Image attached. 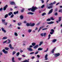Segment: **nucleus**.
Wrapping results in <instances>:
<instances>
[{
  "label": "nucleus",
  "mask_w": 62,
  "mask_h": 62,
  "mask_svg": "<svg viewBox=\"0 0 62 62\" xmlns=\"http://www.w3.org/2000/svg\"><path fill=\"white\" fill-rule=\"evenodd\" d=\"M38 8H37L36 7H34V6H33L32 8H29L28 9V10L30 11V10H31V11H32V12H35V10H37V9Z\"/></svg>",
  "instance_id": "1"
},
{
  "label": "nucleus",
  "mask_w": 62,
  "mask_h": 62,
  "mask_svg": "<svg viewBox=\"0 0 62 62\" xmlns=\"http://www.w3.org/2000/svg\"><path fill=\"white\" fill-rule=\"evenodd\" d=\"M2 22L3 23H4V25H7V24H8L7 23H6L5 22V20L2 19Z\"/></svg>",
  "instance_id": "2"
},
{
  "label": "nucleus",
  "mask_w": 62,
  "mask_h": 62,
  "mask_svg": "<svg viewBox=\"0 0 62 62\" xmlns=\"http://www.w3.org/2000/svg\"><path fill=\"white\" fill-rule=\"evenodd\" d=\"M8 7V5H6L4 7H3V9L4 10H6L7 9V8Z\"/></svg>",
  "instance_id": "3"
},
{
  "label": "nucleus",
  "mask_w": 62,
  "mask_h": 62,
  "mask_svg": "<svg viewBox=\"0 0 62 62\" xmlns=\"http://www.w3.org/2000/svg\"><path fill=\"white\" fill-rule=\"evenodd\" d=\"M59 55H60V54L59 53H56L54 55L55 57H57V56H58Z\"/></svg>",
  "instance_id": "4"
},
{
  "label": "nucleus",
  "mask_w": 62,
  "mask_h": 62,
  "mask_svg": "<svg viewBox=\"0 0 62 62\" xmlns=\"http://www.w3.org/2000/svg\"><path fill=\"white\" fill-rule=\"evenodd\" d=\"M2 52L4 53V54H8V51H6V50L4 49H3L2 50Z\"/></svg>",
  "instance_id": "5"
},
{
  "label": "nucleus",
  "mask_w": 62,
  "mask_h": 62,
  "mask_svg": "<svg viewBox=\"0 0 62 62\" xmlns=\"http://www.w3.org/2000/svg\"><path fill=\"white\" fill-rule=\"evenodd\" d=\"M48 54H46L45 56V60H48Z\"/></svg>",
  "instance_id": "6"
},
{
  "label": "nucleus",
  "mask_w": 62,
  "mask_h": 62,
  "mask_svg": "<svg viewBox=\"0 0 62 62\" xmlns=\"http://www.w3.org/2000/svg\"><path fill=\"white\" fill-rule=\"evenodd\" d=\"M9 46L11 49L12 50L14 49V47H12L11 45V44H9Z\"/></svg>",
  "instance_id": "7"
},
{
  "label": "nucleus",
  "mask_w": 62,
  "mask_h": 62,
  "mask_svg": "<svg viewBox=\"0 0 62 62\" xmlns=\"http://www.w3.org/2000/svg\"><path fill=\"white\" fill-rule=\"evenodd\" d=\"M30 23V26H34L35 25V23Z\"/></svg>",
  "instance_id": "8"
},
{
  "label": "nucleus",
  "mask_w": 62,
  "mask_h": 62,
  "mask_svg": "<svg viewBox=\"0 0 62 62\" xmlns=\"http://www.w3.org/2000/svg\"><path fill=\"white\" fill-rule=\"evenodd\" d=\"M10 5H15V3L14 2L12 1L10 2Z\"/></svg>",
  "instance_id": "9"
},
{
  "label": "nucleus",
  "mask_w": 62,
  "mask_h": 62,
  "mask_svg": "<svg viewBox=\"0 0 62 62\" xmlns=\"http://www.w3.org/2000/svg\"><path fill=\"white\" fill-rule=\"evenodd\" d=\"M44 26H42L41 27H40L39 30H38V32H39L40 31V29H41V28H43V27H44Z\"/></svg>",
  "instance_id": "10"
},
{
  "label": "nucleus",
  "mask_w": 62,
  "mask_h": 62,
  "mask_svg": "<svg viewBox=\"0 0 62 62\" xmlns=\"http://www.w3.org/2000/svg\"><path fill=\"white\" fill-rule=\"evenodd\" d=\"M53 9H52L51 10L49 11L48 13V14H51V13H52L53 12Z\"/></svg>",
  "instance_id": "11"
},
{
  "label": "nucleus",
  "mask_w": 62,
  "mask_h": 62,
  "mask_svg": "<svg viewBox=\"0 0 62 62\" xmlns=\"http://www.w3.org/2000/svg\"><path fill=\"white\" fill-rule=\"evenodd\" d=\"M54 23V22L53 21H51L50 22H47V23H48V24H52V23Z\"/></svg>",
  "instance_id": "12"
},
{
  "label": "nucleus",
  "mask_w": 62,
  "mask_h": 62,
  "mask_svg": "<svg viewBox=\"0 0 62 62\" xmlns=\"http://www.w3.org/2000/svg\"><path fill=\"white\" fill-rule=\"evenodd\" d=\"M56 48L55 47H54V49L52 50L51 52H52L53 54H54V50H55V49Z\"/></svg>",
  "instance_id": "13"
},
{
  "label": "nucleus",
  "mask_w": 62,
  "mask_h": 62,
  "mask_svg": "<svg viewBox=\"0 0 62 62\" xmlns=\"http://www.w3.org/2000/svg\"><path fill=\"white\" fill-rule=\"evenodd\" d=\"M38 46H39V45H36L34 47V49H36L38 47Z\"/></svg>",
  "instance_id": "14"
},
{
  "label": "nucleus",
  "mask_w": 62,
  "mask_h": 62,
  "mask_svg": "<svg viewBox=\"0 0 62 62\" xmlns=\"http://www.w3.org/2000/svg\"><path fill=\"white\" fill-rule=\"evenodd\" d=\"M62 17H59V20H58V22H60L61 21V18Z\"/></svg>",
  "instance_id": "15"
},
{
  "label": "nucleus",
  "mask_w": 62,
  "mask_h": 62,
  "mask_svg": "<svg viewBox=\"0 0 62 62\" xmlns=\"http://www.w3.org/2000/svg\"><path fill=\"white\" fill-rule=\"evenodd\" d=\"M34 13L32 12H29L28 13V14H31V15H32L33 14H34Z\"/></svg>",
  "instance_id": "16"
},
{
  "label": "nucleus",
  "mask_w": 62,
  "mask_h": 62,
  "mask_svg": "<svg viewBox=\"0 0 62 62\" xmlns=\"http://www.w3.org/2000/svg\"><path fill=\"white\" fill-rule=\"evenodd\" d=\"M27 49L28 50H29V51H33V50L31 48H27Z\"/></svg>",
  "instance_id": "17"
},
{
  "label": "nucleus",
  "mask_w": 62,
  "mask_h": 62,
  "mask_svg": "<svg viewBox=\"0 0 62 62\" xmlns=\"http://www.w3.org/2000/svg\"><path fill=\"white\" fill-rule=\"evenodd\" d=\"M18 13H19V11H17L16 12H14V14H15H15H18Z\"/></svg>",
  "instance_id": "18"
},
{
  "label": "nucleus",
  "mask_w": 62,
  "mask_h": 62,
  "mask_svg": "<svg viewBox=\"0 0 62 62\" xmlns=\"http://www.w3.org/2000/svg\"><path fill=\"white\" fill-rule=\"evenodd\" d=\"M53 7L52 6H50L48 7L47 8H48V9H50V8H53Z\"/></svg>",
  "instance_id": "19"
},
{
  "label": "nucleus",
  "mask_w": 62,
  "mask_h": 62,
  "mask_svg": "<svg viewBox=\"0 0 62 62\" xmlns=\"http://www.w3.org/2000/svg\"><path fill=\"white\" fill-rule=\"evenodd\" d=\"M1 29H2V31H4V33H6V31L5 30H4V28H1Z\"/></svg>",
  "instance_id": "20"
},
{
  "label": "nucleus",
  "mask_w": 62,
  "mask_h": 62,
  "mask_svg": "<svg viewBox=\"0 0 62 62\" xmlns=\"http://www.w3.org/2000/svg\"><path fill=\"white\" fill-rule=\"evenodd\" d=\"M12 14V12H10L8 14V15L9 16H10L11 15V14Z\"/></svg>",
  "instance_id": "21"
},
{
  "label": "nucleus",
  "mask_w": 62,
  "mask_h": 62,
  "mask_svg": "<svg viewBox=\"0 0 62 62\" xmlns=\"http://www.w3.org/2000/svg\"><path fill=\"white\" fill-rule=\"evenodd\" d=\"M43 50V48L40 47L38 49V51H41V50Z\"/></svg>",
  "instance_id": "22"
},
{
  "label": "nucleus",
  "mask_w": 62,
  "mask_h": 62,
  "mask_svg": "<svg viewBox=\"0 0 62 62\" xmlns=\"http://www.w3.org/2000/svg\"><path fill=\"white\" fill-rule=\"evenodd\" d=\"M12 62H15V61H14V57L12 58Z\"/></svg>",
  "instance_id": "23"
},
{
  "label": "nucleus",
  "mask_w": 62,
  "mask_h": 62,
  "mask_svg": "<svg viewBox=\"0 0 62 62\" xmlns=\"http://www.w3.org/2000/svg\"><path fill=\"white\" fill-rule=\"evenodd\" d=\"M56 41V39H54L52 40V42H55Z\"/></svg>",
  "instance_id": "24"
},
{
  "label": "nucleus",
  "mask_w": 62,
  "mask_h": 62,
  "mask_svg": "<svg viewBox=\"0 0 62 62\" xmlns=\"http://www.w3.org/2000/svg\"><path fill=\"white\" fill-rule=\"evenodd\" d=\"M26 25L27 26H30V23L29 24L28 23H27L26 24Z\"/></svg>",
  "instance_id": "25"
},
{
  "label": "nucleus",
  "mask_w": 62,
  "mask_h": 62,
  "mask_svg": "<svg viewBox=\"0 0 62 62\" xmlns=\"http://www.w3.org/2000/svg\"><path fill=\"white\" fill-rule=\"evenodd\" d=\"M7 38H8V37H3L2 39H7Z\"/></svg>",
  "instance_id": "26"
},
{
  "label": "nucleus",
  "mask_w": 62,
  "mask_h": 62,
  "mask_svg": "<svg viewBox=\"0 0 62 62\" xmlns=\"http://www.w3.org/2000/svg\"><path fill=\"white\" fill-rule=\"evenodd\" d=\"M32 45L34 46H35L36 45V43H32Z\"/></svg>",
  "instance_id": "27"
},
{
  "label": "nucleus",
  "mask_w": 62,
  "mask_h": 62,
  "mask_svg": "<svg viewBox=\"0 0 62 62\" xmlns=\"http://www.w3.org/2000/svg\"><path fill=\"white\" fill-rule=\"evenodd\" d=\"M5 49L6 50H8L9 49V48L7 47H5Z\"/></svg>",
  "instance_id": "28"
},
{
  "label": "nucleus",
  "mask_w": 62,
  "mask_h": 62,
  "mask_svg": "<svg viewBox=\"0 0 62 62\" xmlns=\"http://www.w3.org/2000/svg\"><path fill=\"white\" fill-rule=\"evenodd\" d=\"M32 31V30L29 29L28 31L29 33H31V32Z\"/></svg>",
  "instance_id": "29"
},
{
  "label": "nucleus",
  "mask_w": 62,
  "mask_h": 62,
  "mask_svg": "<svg viewBox=\"0 0 62 62\" xmlns=\"http://www.w3.org/2000/svg\"><path fill=\"white\" fill-rule=\"evenodd\" d=\"M24 11V8H22V9L21 11V12H22V13Z\"/></svg>",
  "instance_id": "30"
},
{
  "label": "nucleus",
  "mask_w": 62,
  "mask_h": 62,
  "mask_svg": "<svg viewBox=\"0 0 62 62\" xmlns=\"http://www.w3.org/2000/svg\"><path fill=\"white\" fill-rule=\"evenodd\" d=\"M20 17L21 19H23V16L22 15Z\"/></svg>",
  "instance_id": "31"
},
{
  "label": "nucleus",
  "mask_w": 62,
  "mask_h": 62,
  "mask_svg": "<svg viewBox=\"0 0 62 62\" xmlns=\"http://www.w3.org/2000/svg\"><path fill=\"white\" fill-rule=\"evenodd\" d=\"M51 37V35L49 34L48 35V39H50V38Z\"/></svg>",
  "instance_id": "32"
},
{
  "label": "nucleus",
  "mask_w": 62,
  "mask_h": 62,
  "mask_svg": "<svg viewBox=\"0 0 62 62\" xmlns=\"http://www.w3.org/2000/svg\"><path fill=\"white\" fill-rule=\"evenodd\" d=\"M8 17V14H7L5 16V18H7Z\"/></svg>",
  "instance_id": "33"
},
{
  "label": "nucleus",
  "mask_w": 62,
  "mask_h": 62,
  "mask_svg": "<svg viewBox=\"0 0 62 62\" xmlns=\"http://www.w3.org/2000/svg\"><path fill=\"white\" fill-rule=\"evenodd\" d=\"M16 54V52L14 51L13 52V55H14Z\"/></svg>",
  "instance_id": "34"
},
{
  "label": "nucleus",
  "mask_w": 62,
  "mask_h": 62,
  "mask_svg": "<svg viewBox=\"0 0 62 62\" xmlns=\"http://www.w3.org/2000/svg\"><path fill=\"white\" fill-rule=\"evenodd\" d=\"M8 40L9 42L7 43V44H8V43H10V42H11V41H10V40L8 39Z\"/></svg>",
  "instance_id": "35"
},
{
  "label": "nucleus",
  "mask_w": 62,
  "mask_h": 62,
  "mask_svg": "<svg viewBox=\"0 0 62 62\" xmlns=\"http://www.w3.org/2000/svg\"><path fill=\"white\" fill-rule=\"evenodd\" d=\"M50 19H51V20H54V19L53 18V17H51L50 18Z\"/></svg>",
  "instance_id": "36"
},
{
  "label": "nucleus",
  "mask_w": 62,
  "mask_h": 62,
  "mask_svg": "<svg viewBox=\"0 0 62 62\" xmlns=\"http://www.w3.org/2000/svg\"><path fill=\"white\" fill-rule=\"evenodd\" d=\"M42 43H43V42H40V44L39 45V46H40V45H41V44H42Z\"/></svg>",
  "instance_id": "37"
},
{
  "label": "nucleus",
  "mask_w": 62,
  "mask_h": 62,
  "mask_svg": "<svg viewBox=\"0 0 62 62\" xmlns=\"http://www.w3.org/2000/svg\"><path fill=\"white\" fill-rule=\"evenodd\" d=\"M15 36H18V34H17V33L15 32Z\"/></svg>",
  "instance_id": "38"
},
{
  "label": "nucleus",
  "mask_w": 62,
  "mask_h": 62,
  "mask_svg": "<svg viewBox=\"0 0 62 62\" xmlns=\"http://www.w3.org/2000/svg\"><path fill=\"white\" fill-rule=\"evenodd\" d=\"M19 54H20V53L18 52L16 54V55L17 56H18V55H19Z\"/></svg>",
  "instance_id": "39"
},
{
  "label": "nucleus",
  "mask_w": 62,
  "mask_h": 62,
  "mask_svg": "<svg viewBox=\"0 0 62 62\" xmlns=\"http://www.w3.org/2000/svg\"><path fill=\"white\" fill-rule=\"evenodd\" d=\"M40 35L42 37H43L44 35V34H43V33H41L40 34Z\"/></svg>",
  "instance_id": "40"
},
{
  "label": "nucleus",
  "mask_w": 62,
  "mask_h": 62,
  "mask_svg": "<svg viewBox=\"0 0 62 62\" xmlns=\"http://www.w3.org/2000/svg\"><path fill=\"white\" fill-rule=\"evenodd\" d=\"M54 15H55V16H57V12L55 13L54 14Z\"/></svg>",
  "instance_id": "41"
},
{
  "label": "nucleus",
  "mask_w": 62,
  "mask_h": 62,
  "mask_svg": "<svg viewBox=\"0 0 62 62\" xmlns=\"http://www.w3.org/2000/svg\"><path fill=\"white\" fill-rule=\"evenodd\" d=\"M14 16V15L13 14H12V15L11 16V18H13Z\"/></svg>",
  "instance_id": "42"
},
{
  "label": "nucleus",
  "mask_w": 62,
  "mask_h": 62,
  "mask_svg": "<svg viewBox=\"0 0 62 62\" xmlns=\"http://www.w3.org/2000/svg\"><path fill=\"white\" fill-rule=\"evenodd\" d=\"M51 21V19L48 18L46 20V21Z\"/></svg>",
  "instance_id": "43"
},
{
  "label": "nucleus",
  "mask_w": 62,
  "mask_h": 62,
  "mask_svg": "<svg viewBox=\"0 0 62 62\" xmlns=\"http://www.w3.org/2000/svg\"><path fill=\"white\" fill-rule=\"evenodd\" d=\"M46 13H43L42 14V16H44V15H46Z\"/></svg>",
  "instance_id": "44"
},
{
  "label": "nucleus",
  "mask_w": 62,
  "mask_h": 62,
  "mask_svg": "<svg viewBox=\"0 0 62 62\" xmlns=\"http://www.w3.org/2000/svg\"><path fill=\"white\" fill-rule=\"evenodd\" d=\"M51 31L52 32H53L54 33V30L53 29H52L51 30Z\"/></svg>",
  "instance_id": "45"
},
{
  "label": "nucleus",
  "mask_w": 62,
  "mask_h": 62,
  "mask_svg": "<svg viewBox=\"0 0 62 62\" xmlns=\"http://www.w3.org/2000/svg\"><path fill=\"white\" fill-rule=\"evenodd\" d=\"M59 12H62V9H61L59 11Z\"/></svg>",
  "instance_id": "46"
},
{
  "label": "nucleus",
  "mask_w": 62,
  "mask_h": 62,
  "mask_svg": "<svg viewBox=\"0 0 62 62\" xmlns=\"http://www.w3.org/2000/svg\"><path fill=\"white\" fill-rule=\"evenodd\" d=\"M49 50V48H47L46 50H45V51H44V52H47V51H48V50Z\"/></svg>",
  "instance_id": "47"
},
{
  "label": "nucleus",
  "mask_w": 62,
  "mask_h": 62,
  "mask_svg": "<svg viewBox=\"0 0 62 62\" xmlns=\"http://www.w3.org/2000/svg\"><path fill=\"white\" fill-rule=\"evenodd\" d=\"M47 28H45L44 29H43L42 30L43 31V30H47Z\"/></svg>",
  "instance_id": "48"
},
{
  "label": "nucleus",
  "mask_w": 62,
  "mask_h": 62,
  "mask_svg": "<svg viewBox=\"0 0 62 62\" xmlns=\"http://www.w3.org/2000/svg\"><path fill=\"white\" fill-rule=\"evenodd\" d=\"M17 24L19 26L20 25H21V23H17Z\"/></svg>",
  "instance_id": "49"
},
{
  "label": "nucleus",
  "mask_w": 62,
  "mask_h": 62,
  "mask_svg": "<svg viewBox=\"0 0 62 62\" xmlns=\"http://www.w3.org/2000/svg\"><path fill=\"white\" fill-rule=\"evenodd\" d=\"M44 6H45V5H42V6L41 7V8H44Z\"/></svg>",
  "instance_id": "50"
},
{
  "label": "nucleus",
  "mask_w": 62,
  "mask_h": 62,
  "mask_svg": "<svg viewBox=\"0 0 62 62\" xmlns=\"http://www.w3.org/2000/svg\"><path fill=\"white\" fill-rule=\"evenodd\" d=\"M18 59L20 61L22 59V58H18Z\"/></svg>",
  "instance_id": "51"
},
{
  "label": "nucleus",
  "mask_w": 62,
  "mask_h": 62,
  "mask_svg": "<svg viewBox=\"0 0 62 62\" xmlns=\"http://www.w3.org/2000/svg\"><path fill=\"white\" fill-rule=\"evenodd\" d=\"M54 11L55 12V11H57V8H56L55 9Z\"/></svg>",
  "instance_id": "52"
},
{
  "label": "nucleus",
  "mask_w": 62,
  "mask_h": 62,
  "mask_svg": "<svg viewBox=\"0 0 62 62\" xmlns=\"http://www.w3.org/2000/svg\"><path fill=\"white\" fill-rule=\"evenodd\" d=\"M34 54V52L30 53V54Z\"/></svg>",
  "instance_id": "53"
},
{
  "label": "nucleus",
  "mask_w": 62,
  "mask_h": 62,
  "mask_svg": "<svg viewBox=\"0 0 62 62\" xmlns=\"http://www.w3.org/2000/svg\"><path fill=\"white\" fill-rule=\"evenodd\" d=\"M23 23H27V22H26V21H24Z\"/></svg>",
  "instance_id": "54"
},
{
  "label": "nucleus",
  "mask_w": 62,
  "mask_h": 62,
  "mask_svg": "<svg viewBox=\"0 0 62 62\" xmlns=\"http://www.w3.org/2000/svg\"><path fill=\"white\" fill-rule=\"evenodd\" d=\"M39 53L38 51H37V52H36V53H35V54H38V53Z\"/></svg>",
  "instance_id": "55"
},
{
  "label": "nucleus",
  "mask_w": 62,
  "mask_h": 62,
  "mask_svg": "<svg viewBox=\"0 0 62 62\" xmlns=\"http://www.w3.org/2000/svg\"><path fill=\"white\" fill-rule=\"evenodd\" d=\"M7 40H6L5 41L3 42V43H7Z\"/></svg>",
  "instance_id": "56"
},
{
  "label": "nucleus",
  "mask_w": 62,
  "mask_h": 62,
  "mask_svg": "<svg viewBox=\"0 0 62 62\" xmlns=\"http://www.w3.org/2000/svg\"><path fill=\"white\" fill-rule=\"evenodd\" d=\"M46 33H44V36L45 37V36H46Z\"/></svg>",
  "instance_id": "57"
},
{
  "label": "nucleus",
  "mask_w": 62,
  "mask_h": 62,
  "mask_svg": "<svg viewBox=\"0 0 62 62\" xmlns=\"http://www.w3.org/2000/svg\"><path fill=\"white\" fill-rule=\"evenodd\" d=\"M37 57H38V58H39V57H40V56H39V55H37Z\"/></svg>",
  "instance_id": "58"
},
{
  "label": "nucleus",
  "mask_w": 62,
  "mask_h": 62,
  "mask_svg": "<svg viewBox=\"0 0 62 62\" xmlns=\"http://www.w3.org/2000/svg\"><path fill=\"white\" fill-rule=\"evenodd\" d=\"M60 4V2H58V3H57L56 4V6H57V5H58V4Z\"/></svg>",
  "instance_id": "59"
},
{
  "label": "nucleus",
  "mask_w": 62,
  "mask_h": 62,
  "mask_svg": "<svg viewBox=\"0 0 62 62\" xmlns=\"http://www.w3.org/2000/svg\"><path fill=\"white\" fill-rule=\"evenodd\" d=\"M35 58L34 56H32L31 57V59H34Z\"/></svg>",
  "instance_id": "60"
},
{
  "label": "nucleus",
  "mask_w": 62,
  "mask_h": 62,
  "mask_svg": "<svg viewBox=\"0 0 62 62\" xmlns=\"http://www.w3.org/2000/svg\"><path fill=\"white\" fill-rule=\"evenodd\" d=\"M20 52L21 53H22L23 52V50H21L20 51Z\"/></svg>",
  "instance_id": "61"
},
{
  "label": "nucleus",
  "mask_w": 62,
  "mask_h": 62,
  "mask_svg": "<svg viewBox=\"0 0 62 62\" xmlns=\"http://www.w3.org/2000/svg\"><path fill=\"white\" fill-rule=\"evenodd\" d=\"M22 56L23 57H25V56L24 55H23Z\"/></svg>",
  "instance_id": "62"
},
{
  "label": "nucleus",
  "mask_w": 62,
  "mask_h": 62,
  "mask_svg": "<svg viewBox=\"0 0 62 62\" xmlns=\"http://www.w3.org/2000/svg\"><path fill=\"white\" fill-rule=\"evenodd\" d=\"M56 3V1H54L53 3V4H55Z\"/></svg>",
  "instance_id": "63"
},
{
  "label": "nucleus",
  "mask_w": 62,
  "mask_h": 62,
  "mask_svg": "<svg viewBox=\"0 0 62 62\" xmlns=\"http://www.w3.org/2000/svg\"><path fill=\"white\" fill-rule=\"evenodd\" d=\"M53 33H54V32H50V34H53Z\"/></svg>",
  "instance_id": "64"
}]
</instances>
